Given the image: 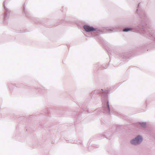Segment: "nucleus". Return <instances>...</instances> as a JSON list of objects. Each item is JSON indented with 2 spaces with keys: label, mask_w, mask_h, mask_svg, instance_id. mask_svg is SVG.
<instances>
[{
  "label": "nucleus",
  "mask_w": 155,
  "mask_h": 155,
  "mask_svg": "<svg viewBox=\"0 0 155 155\" xmlns=\"http://www.w3.org/2000/svg\"><path fill=\"white\" fill-rule=\"evenodd\" d=\"M130 30H131L130 28H125L123 30V31H127Z\"/></svg>",
  "instance_id": "nucleus-3"
},
{
  "label": "nucleus",
  "mask_w": 155,
  "mask_h": 155,
  "mask_svg": "<svg viewBox=\"0 0 155 155\" xmlns=\"http://www.w3.org/2000/svg\"><path fill=\"white\" fill-rule=\"evenodd\" d=\"M142 141V139L141 137L138 136L135 139L132 140L131 143L134 145H137L140 143Z\"/></svg>",
  "instance_id": "nucleus-1"
},
{
  "label": "nucleus",
  "mask_w": 155,
  "mask_h": 155,
  "mask_svg": "<svg viewBox=\"0 0 155 155\" xmlns=\"http://www.w3.org/2000/svg\"><path fill=\"white\" fill-rule=\"evenodd\" d=\"M84 28L85 30L87 32L93 31L95 30V29L93 27L88 25H84Z\"/></svg>",
  "instance_id": "nucleus-2"
},
{
  "label": "nucleus",
  "mask_w": 155,
  "mask_h": 155,
  "mask_svg": "<svg viewBox=\"0 0 155 155\" xmlns=\"http://www.w3.org/2000/svg\"><path fill=\"white\" fill-rule=\"evenodd\" d=\"M142 126H144L146 125V124L145 123H143L140 124Z\"/></svg>",
  "instance_id": "nucleus-4"
}]
</instances>
